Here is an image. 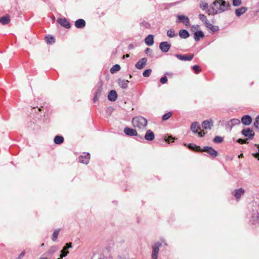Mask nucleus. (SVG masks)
<instances>
[{
  "label": "nucleus",
  "instance_id": "1",
  "mask_svg": "<svg viewBox=\"0 0 259 259\" xmlns=\"http://www.w3.org/2000/svg\"><path fill=\"white\" fill-rule=\"evenodd\" d=\"M231 5L229 2L219 0H215L210 5L209 8L207 10V14L215 15L221 14L230 9Z\"/></svg>",
  "mask_w": 259,
  "mask_h": 259
},
{
  "label": "nucleus",
  "instance_id": "2",
  "mask_svg": "<svg viewBox=\"0 0 259 259\" xmlns=\"http://www.w3.org/2000/svg\"><path fill=\"white\" fill-rule=\"evenodd\" d=\"M132 123L135 127L143 131L146 129L147 120L142 116H137L133 118Z\"/></svg>",
  "mask_w": 259,
  "mask_h": 259
},
{
  "label": "nucleus",
  "instance_id": "3",
  "mask_svg": "<svg viewBox=\"0 0 259 259\" xmlns=\"http://www.w3.org/2000/svg\"><path fill=\"white\" fill-rule=\"evenodd\" d=\"M161 246V243L159 242H156L152 246V253L151 257L152 259H157L159 248Z\"/></svg>",
  "mask_w": 259,
  "mask_h": 259
},
{
  "label": "nucleus",
  "instance_id": "4",
  "mask_svg": "<svg viewBox=\"0 0 259 259\" xmlns=\"http://www.w3.org/2000/svg\"><path fill=\"white\" fill-rule=\"evenodd\" d=\"M202 151L207 153L213 158L215 157L218 154V152L209 146L204 147L203 149H201V152Z\"/></svg>",
  "mask_w": 259,
  "mask_h": 259
},
{
  "label": "nucleus",
  "instance_id": "5",
  "mask_svg": "<svg viewBox=\"0 0 259 259\" xmlns=\"http://www.w3.org/2000/svg\"><path fill=\"white\" fill-rule=\"evenodd\" d=\"M124 132L126 135H127L128 136H136L139 137V138L141 139H143V136L139 135L137 133V132L135 129H133V128H131L126 127L124 128Z\"/></svg>",
  "mask_w": 259,
  "mask_h": 259
},
{
  "label": "nucleus",
  "instance_id": "6",
  "mask_svg": "<svg viewBox=\"0 0 259 259\" xmlns=\"http://www.w3.org/2000/svg\"><path fill=\"white\" fill-rule=\"evenodd\" d=\"M90 159V154L89 153H84L83 155L79 157V161L84 164H88Z\"/></svg>",
  "mask_w": 259,
  "mask_h": 259
},
{
  "label": "nucleus",
  "instance_id": "7",
  "mask_svg": "<svg viewBox=\"0 0 259 259\" xmlns=\"http://www.w3.org/2000/svg\"><path fill=\"white\" fill-rule=\"evenodd\" d=\"M241 133L245 137H248V139H252L254 135L253 131L249 128L243 129L241 131Z\"/></svg>",
  "mask_w": 259,
  "mask_h": 259
},
{
  "label": "nucleus",
  "instance_id": "8",
  "mask_svg": "<svg viewBox=\"0 0 259 259\" xmlns=\"http://www.w3.org/2000/svg\"><path fill=\"white\" fill-rule=\"evenodd\" d=\"M175 56L181 61H191L194 57V54H191L188 56L182 54H176Z\"/></svg>",
  "mask_w": 259,
  "mask_h": 259
},
{
  "label": "nucleus",
  "instance_id": "9",
  "mask_svg": "<svg viewBox=\"0 0 259 259\" xmlns=\"http://www.w3.org/2000/svg\"><path fill=\"white\" fill-rule=\"evenodd\" d=\"M171 47V45L167 41H163L160 44L159 48L162 52H167Z\"/></svg>",
  "mask_w": 259,
  "mask_h": 259
},
{
  "label": "nucleus",
  "instance_id": "10",
  "mask_svg": "<svg viewBox=\"0 0 259 259\" xmlns=\"http://www.w3.org/2000/svg\"><path fill=\"white\" fill-rule=\"evenodd\" d=\"M147 61V60L146 58H142L140 59L138 62H137L135 66L137 69H141L144 67Z\"/></svg>",
  "mask_w": 259,
  "mask_h": 259
},
{
  "label": "nucleus",
  "instance_id": "11",
  "mask_svg": "<svg viewBox=\"0 0 259 259\" xmlns=\"http://www.w3.org/2000/svg\"><path fill=\"white\" fill-rule=\"evenodd\" d=\"M57 22L62 26L69 28L70 27L69 22L66 18H59L58 19Z\"/></svg>",
  "mask_w": 259,
  "mask_h": 259
},
{
  "label": "nucleus",
  "instance_id": "12",
  "mask_svg": "<svg viewBox=\"0 0 259 259\" xmlns=\"http://www.w3.org/2000/svg\"><path fill=\"white\" fill-rule=\"evenodd\" d=\"M202 126L204 129L211 130L212 126H213L212 120H206L203 121V122L202 123Z\"/></svg>",
  "mask_w": 259,
  "mask_h": 259
},
{
  "label": "nucleus",
  "instance_id": "13",
  "mask_svg": "<svg viewBox=\"0 0 259 259\" xmlns=\"http://www.w3.org/2000/svg\"><path fill=\"white\" fill-rule=\"evenodd\" d=\"M241 122L243 124L248 125L251 123L252 118L248 115H244L241 118Z\"/></svg>",
  "mask_w": 259,
  "mask_h": 259
},
{
  "label": "nucleus",
  "instance_id": "14",
  "mask_svg": "<svg viewBox=\"0 0 259 259\" xmlns=\"http://www.w3.org/2000/svg\"><path fill=\"white\" fill-rule=\"evenodd\" d=\"M177 17L179 19V21L178 22H182L185 25H188L190 23L189 19L188 17H186L184 15H178Z\"/></svg>",
  "mask_w": 259,
  "mask_h": 259
},
{
  "label": "nucleus",
  "instance_id": "15",
  "mask_svg": "<svg viewBox=\"0 0 259 259\" xmlns=\"http://www.w3.org/2000/svg\"><path fill=\"white\" fill-rule=\"evenodd\" d=\"M154 134L151 130H149L146 131V134L144 136L145 140L147 141H152L154 139Z\"/></svg>",
  "mask_w": 259,
  "mask_h": 259
},
{
  "label": "nucleus",
  "instance_id": "16",
  "mask_svg": "<svg viewBox=\"0 0 259 259\" xmlns=\"http://www.w3.org/2000/svg\"><path fill=\"white\" fill-rule=\"evenodd\" d=\"M244 190L242 188L236 189L234 192V195L238 200L240 199L241 195L244 194Z\"/></svg>",
  "mask_w": 259,
  "mask_h": 259
},
{
  "label": "nucleus",
  "instance_id": "17",
  "mask_svg": "<svg viewBox=\"0 0 259 259\" xmlns=\"http://www.w3.org/2000/svg\"><path fill=\"white\" fill-rule=\"evenodd\" d=\"M85 25V21L82 19H79L75 22V26L77 28H83Z\"/></svg>",
  "mask_w": 259,
  "mask_h": 259
},
{
  "label": "nucleus",
  "instance_id": "18",
  "mask_svg": "<svg viewBox=\"0 0 259 259\" xmlns=\"http://www.w3.org/2000/svg\"><path fill=\"white\" fill-rule=\"evenodd\" d=\"M145 44L149 46H151L154 44V37L152 34L148 35L145 39Z\"/></svg>",
  "mask_w": 259,
  "mask_h": 259
},
{
  "label": "nucleus",
  "instance_id": "19",
  "mask_svg": "<svg viewBox=\"0 0 259 259\" xmlns=\"http://www.w3.org/2000/svg\"><path fill=\"white\" fill-rule=\"evenodd\" d=\"M247 8L245 7H242L240 8L237 9L235 10V14L237 17H240L244 14L247 11Z\"/></svg>",
  "mask_w": 259,
  "mask_h": 259
},
{
  "label": "nucleus",
  "instance_id": "20",
  "mask_svg": "<svg viewBox=\"0 0 259 259\" xmlns=\"http://www.w3.org/2000/svg\"><path fill=\"white\" fill-rule=\"evenodd\" d=\"M117 97V95L115 91H111L108 96V100L111 101H115Z\"/></svg>",
  "mask_w": 259,
  "mask_h": 259
},
{
  "label": "nucleus",
  "instance_id": "21",
  "mask_svg": "<svg viewBox=\"0 0 259 259\" xmlns=\"http://www.w3.org/2000/svg\"><path fill=\"white\" fill-rule=\"evenodd\" d=\"M200 129V127L198 122H194L191 125V130L194 133H198Z\"/></svg>",
  "mask_w": 259,
  "mask_h": 259
},
{
  "label": "nucleus",
  "instance_id": "22",
  "mask_svg": "<svg viewBox=\"0 0 259 259\" xmlns=\"http://www.w3.org/2000/svg\"><path fill=\"white\" fill-rule=\"evenodd\" d=\"M204 37V34L202 31H196L194 34V38L196 41H198L201 38H203Z\"/></svg>",
  "mask_w": 259,
  "mask_h": 259
},
{
  "label": "nucleus",
  "instance_id": "23",
  "mask_svg": "<svg viewBox=\"0 0 259 259\" xmlns=\"http://www.w3.org/2000/svg\"><path fill=\"white\" fill-rule=\"evenodd\" d=\"M129 81L127 80L119 79L118 83L122 89H126L128 87Z\"/></svg>",
  "mask_w": 259,
  "mask_h": 259
},
{
  "label": "nucleus",
  "instance_id": "24",
  "mask_svg": "<svg viewBox=\"0 0 259 259\" xmlns=\"http://www.w3.org/2000/svg\"><path fill=\"white\" fill-rule=\"evenodd\" d=\"M10 22V18L9 15H6L0 18V23L3 25H6Z\"/></svg>",
  "mask_w": 259,
  "mask_h": 259
},
{
  "label": "nucleus",
  "instance_id": "25",
  "mask_svg": "<svg viewBox=\"0 0 259 259\" xmlns=\"http://www.w3.org/2000/svg\"><path fill=\"white\" fill-rule=\"evenodd\" d=\"M179 35L181 38H187L189 36V33L185 29L181 30L179 32Z\"/></svg>",
  "mask_w": 259,
  "mask_h": 259
},
{
  "label": "nucleus",
  "instance_id": "26",
  "mask_svg": "<svg viewBox=\"0 0 259 259\" xmlns=\"http://www.w3.org/2000/svg\"><path fill=\"white\" fill-rule=\"evenodd\" d=\"M188 148L190 149L193 150L195 151L201 152V148L200 146H197L194 144H189L188 146Z\"/></svg>",
  "mask_w": 259,
  "mask_h": 259
},
{
  "label": "nucleus",
  "instance_id": "27",
  "mask_svg": "<svg viewBox=\"0 0 259 259\" xmlns=\"http://www.w3.org/2000/svg\"><path fill=\"white\" fill-rule=\"evenodd\" d=\"M64 138L60 136H56L54 139L55 143L57 144H61L63 142Z\"/></svg>",
  "mask_w": 259,
  "mask_h": 259
},
{
  "label": "nucleus",
  "instance_id": "28",
  "mask_svg": "<svg viewBox=\"0 0 259 259\" xmlns=\"http://www.w3.org/2000/svg\"><path fill=\"white\" fill-rule=\"evenodd\" d=\"M238 124H240V120L238 119H233L228 122V125L231 126V127Z\"/></svg>",
  "mask_w": 259,
  "mask_h": 259
},
{
  "label": "nucleus",
  "instance_id": "29",
  "mask_svg": "<svg viewBox=\"0 0 259 259\" xmlns=\"http://www.w3.org/2000/svg\"><path fill=\"white\" fill-rule=\"evenodd\" d=\"M120 69V66L118 64L114 65L110 69L111 73H114L116 71H118Z\"/></svg>",
  "mask_w": 259,
  "mask_h": 259
},
{
  "label": "nucleus",
  "instance_id": "30",
  "mask_svg": "<svg viewBox=\"0 0 259 259\" xmlns=\"http://www.w3.org/2000/svg\"><path fill=\"white\" fill-rule=\"evenodd\" d=\"M58 249L57 246H52L49 249L48 253V254L52 255Z\"/></svg>",
  "mask_w": 259,
  "mask_h": 259
},
{
  "label": "nucleus",
  "instance_id": "31",
  "mask_svg": "<svg viewBox=\"0 0 259 259\" xmlns=\"http://www.w3.org/2000/svg\"><path fill=\"white\" fill-rule=\"evenodd\" d=\"M59 232V229L56 230L54 231L52 238L53 241H55L57 240Z\"/></svg>",
  "mask_w": 259,
  "mask_h": 259
},
{
  "label": "nucleus",
  "instance_id": "32",
  "mask_svg": "<svg viewBox=\"0 0 259 259\" xmlns=\"http://www.w3.org/2000/svg\"><path fill=\"white\" fill-rule=\"evenodd\" d=\"M167 35L169 37H174L176 35V34L175 33V31L171 29L167 31Z\"/></svg>",
  "mask_w": 259,
  "mask_h": 259
},
{
  "label": "nucleus",
  "instance_id": "33",
  "mask_svg": "<svg viewBox=\"0 0 259 259\" xmlns=\"http://www.w3.org/2000/svg\"><path fill=\"white\" fill-rule=\"evenodd\" d=\"M213 142L215 143H221L223 141V138L220 136H216L213 139Z\"/></svg>",
  "mask_w": 259,
  "mask_h": 259
},
{
  "label": "nucleus",
  "instance_id": "34",
  "mask_svg": "<svg viewBox=\"0 0 259 259\" xmlns=\"http://www.w3.org/2000/svg\"><path fill=\"white\" fill-rule=\"evenodd\" d=\"M152 72V70L150 69H146L143 73V75L144 77H149Z\"/></svg>",
  "mask_w": 259,
  "mask_h": 259
},
{
  "label": "nucleus",
  "instance_id": "35",
  "mask_svg": "<svg viewBox=\"0 0 259 259\" xmlns=\"http://www.w3.org/2000/svg\"><path fill=\"white\" fill-rule=\"evenodd\" d=\"M46 41L48 43L52 44L55 42L54 38L53 36H46Z\"/></svg>",
  "mask_w": 259,
  "mask_h": 259
},
{
  "label": "nucleus",
  "instance_id": "36",
  "mask_svg": "<svg viewBox=\"0 0 259 259\" xmlns=\"http://www.w3.org/2000/svg\"><path fill=\"white\" fill-rule=\"evenodd\" d=\"M199 18L201 21H202L204 23V24L206 23V22L208 21L206 16H205L204 15L200 14L199 15Z\"/></svg>",
  "mask_w": 259,
  "mask_h": 259
},
{
  "label": "nucleus",
  "instance_id": "37",
  "mask_svg": "<svg viewBox=\"0 0 259 259\" xmlns=\"http://www.w3.org/2000/svg\"><path fill=\"white\" fill-rule=\"evenodd\" d=\"M241 0H232V4L234 7H238L241 5Z\"/></svg>",
  "mask_w": 259,
  "mask_h": 259
},
{
  "label": "nucleus",
  "instance_id": "38",
  "mask_svg": "<svg viewBox=\"0 0 259 259\" xmlns=\"http://www.w3.org/2000/svg\"><path fill=\"white\" fill-rule=\"evenodd\" d=\"M171 116V112H168L165 114H164L162 116V120H166L168 119H169Z\"/></svg>",
  "mask_w": 259,
  "mask_h": 259
},
{
  "label": "nucleus",
  "instance_id": "39",
  "mask_svg": "<svg viewBox=\"0 0 259 259\" xmlns=\"http://www.w3.org/2000/svg\"><path fill=\"white\" fill-rule=\"evenodd\" d=\"M61 254L60 255V257H61V258H63V257H65L69 253V252L68 251H66V250L64 249V248L61 251Z\"/></svg>",
  "mask_w": 259,
  "mask_h": 259
},
{
  "label": "nucleus",
  "instance_id": "40",
  "mask_svg": "<svg viewBox=\"0 0 259 259\" xmlns=\"http://www.w3.org/2000/svg\"><path fill=\"white\" fill-rule=\"evenodd\" d=\"M254 125L256 128L259 129V115L256 117L254 122Z\"/></svg>",
  "mask_w": 259,
  "mask_h": 259
},
{
  "label": "nucleus",
  "instance_id": "41",
  "mask_svg": "<svg viewBox=\"0 0 259 259\" xmlns=\"http://www.w3.org/2000/svg\"><path fill=\"white\" fill-rule=\"evenodd\" d=\"M193 69L195 71L196 73H198L200 72L201 69H200V67L198 65H194L193 66Z\"/></svg>",
  "mask_w": 259,
  "mask_h": 259
},
{
  "label": "nucleus",
  "instance_id": "42",
  "mask_svg": "<svg viewBox=\"0 0 259 259\" xmlns=\"http://www.w3.org/2000/svg\"><path fill=\"white\" fill-rule=\"evenodd\" d=\"M167 81V77L166 76H164L163 77H162L160 79V82L162 83V84H164L165 83H166Z\"/></svg>",
  "mask_w": 259,
  "mask_h": 259
},
{
  "label": "nucleus",
  "instance_id": "43",
  "mask_svg": "<svg viewBox=\"0 0 259 259\" xmlns=\"http://www.w3.org/2000/svg\"><path fill=\"white\" fill-rule=\"evenodd\" d=\"M175 138L172 137V136H169L167 139H165V141L168 143L174 142L175 140Z\"/></svg>",
  "mask_w": 259,
  "mask_h": 259
},
{
  "label": "nucleus",
  "instance_id": "44",
  "mask_svg": "<svg viewBox=\"0 0 259 259\" xmlns=\"http://www.w3.org/2000/svg\"><path fill=\"white\" fill-rule=\"evenodd\" d=\"M200 8L202 9V10H204L206 8H207L208 7V4L207 3H201L200 4Z\"/></svg>",
  "mask_w": 259,
  "mask_h": 259
},
{
  "label": "nucleus",
  "instance_id": "45",
  "mask_svg": "<svg viewBox=\"0 0 259 259\" xmlns=\"http://www.w3.org/2000/svg\"><path fill=\"white\" fill-rule=\"evenodd\" d=\"M210 30H211L212 32H215L219 30V27L212 25Z\"/></svg>",
  "mask_w": 259,
  "mask_h": 259
},
{
  "label": "nucleus",
  "instance_id": "46",
  "mask_svg": "<svg viewBox=\"0 0 259 259\" xmlns=\"http://www.w3.org/2000/svg\"><path fill=\"white\" fill-rule=\"evenodd\" d=\"M205 26L209 29L211 28L212 24H211L208 21L205 24Z\"/></svg>",
  "mask_w": 259,
  "mask_h": 259
},
{
  "label": "nucleus",
  "instance_id": "47",
  "mask_svg": "<svg viewBox=\"0 0 259 259\" xmlns=\"http://www.w3.org/2000/svg\"><path fill=\"white\" fill-rule=\"evenodd\" d=\"M71 247V243H68L65 244V246L63 247L64 249L67 250L68 248Z\"/></svg>",
  "mask_w": 259,
  "mask_h": 259
},
{
  "label": "nucleus",
  "instance_id": "48",
  "mask_svg": "<svg viewBox=\"0 0 259 259\" xmlns=\"http://www.w3.org/2000/svg\"><path fill=\"white\" fill-rule=\"evenodd\" d=\"M198 135L199 137H202L205 135V133L203 131H201L199 132H198Z\"/></svg>",
  "mask_w": 259,
  "mask_h": 259
},
{
  "label": "nucleus",
  "instance_id": "49",
  "mask_svg": "<svg viewBox=\"0 0 259 259\" xmlns=\"http://www.w3.org/2000/svg\"><path fill=\"white\" fill-rule=\"evenodd\" d=\"M165 75L166 76H168L170 77H172V73H170V72H166L165 73Z\"/></svg>",
  "mask_w": 259,
  "mask_h": 259
},
{
  "label": "nucleus",
  "instance_id": "50",
  "mask_svg": "<svg viewBox=\"0 0 259 259\" xmlns=\"http://www.w3.org/2000/svg\"><path fill=\"white\" fill-rule=\"evenodd\" d=\"M146 54H148L149 53L151 52V49L149 48H147L145 51Z\"/></svg>",
  "mask_w": 259,
  "mask_h": 259
},
{
  "label": "nucleus",
  "instance_id": "51",
  "mask_svg": "<svg viewBox=\"0 0 259 259\" xmlns=\"http://www.w3.org/2000/svg\"><path fill=\"white\" fill-rule=\"evenodd\" d=\"M98 97H99L97 96V94H96V95L94 98V102H95L97 100H98Z\"/></svg>",
  "mask_w": 259,
  "mask_h": 259
},
{
  "label": "nucleus",
  "instance_id": "52",
  "mask_svg": "<svg viewBox=\"0 0 259 259\" xmlns=\"http://www.w3.org/2000/svg\"><path fill=\"white\" fill-rule=\"evenodd\" d=\"M25 251H23L19 255V256H20V257H21L22 258L25 255Z\"/></svg>",
  "mask_w": 259,
  "mask_h": 259
},
{
  "label": "nucleus",
  "instance_id": "53",
  "mask_svg": "<svg viewBox=\"0 0 259 259\" xmlns=\"http://www.w3.org/2000/svg\"><path fill=\"white\" fill-rule=\"evenodd\" d=\"M238 142L239 143L243 144V143H244V140H242V139H239V140H238Z\"/></svg>",
  "mask_w": 259,
  "mask_h": 259
},
{
  "label": "nucleus",
  "instance_id": "54",
  "mask_svg": "<svg viewBox=\"0 0 259 259\" xmlns=\"http://www.w3.org/2000/svg\"><path fill=\"white\" fill-rule=\"evenodd\" d=\"M101 90H99L96 93L97 94V96L99 97L101 94Z\"/></svg>",
  "mask_w": 259,
  "mask_h": 259
},
{
  "label": "nucleus",
  "instance_id": "55",
  "mask_svg": "<svg viewBox=\"0 0 259 259\" xmlns=\"http://www.w3.org/2000/svg\"><path fill=\"white\" fill-rule=\"evenodd\" d=\"M125 57H129V55H128V54H126V55L123 56V58H124Z\"/></svg>",
  "mask_w": 259,
  "mask_h": 259
},
{
  "label": "nucleus",
  "instance_id": "56",
  "mask_svg": "<svg viewBox=\"0 0 259 259\" xmlns=\"http://www.w3.org/2000/svg\"><path fill=\"white\" fill-rule=\"evenodd\" d=\"M243 156V154H240L238 157L240 158V157H242Z\"/></svg>",
  "mask_w": 259,
  "mask_h": 259
},
{
  "label": "nucleus",
  "instance_id": "57",
  "mask_svg": "<svg viewBox=\"0 0 259 259\" xmlns=\"http://www.w3.org/2000/svg\"><path fill=\"white\" fill-rule=\"evenodd\" d=\"M129 47L130 48H132L133 47V45L131 44L130 46H129Z\"/></svg>",
  "mask_w": 259,
  "mask_h": 259
},
{
  "label": "nucleus",
  "instance_id": "58",
  "mask_svg": "<svg viewBox=\"0 0 259 259\" xmlns=\"http://www.w3.org/2000/svg\"><path fill=\"white\" fill-rule=\"evenodd\" d=\"M21 258H22V257H20V256L19 255V256L18 257H17L16 259H21Z\"/></svg>",
  "mask_w": 259,
  "mask_h": 259
},
{
  "label": "nucleus",
  "instance_id": "59",
  "mask_svg": "<svg viewBox=\"0 0 259 259\" xmlns=\"http://www.w3.org/2000/svg\"><path fill=\"white\" fill-rule=\"evenodd\" d=\"M219 1L223 2V1H225V0H219Z\"/></svg>",
  "mask_w": 259,
  "mask_h": 259
},
{
  "label": "nucleus",
  "instance_id": "60",
  "mask_svg": "<svg viewBox=\"0 0 259 259\" xmlns=\"http://www.w3.org/2000/svg\"><path fill=\"white\" fill-rule=\"evenodd\" d=\"M38 110H39V111H40V110H41V108H38Z\"/></svg>",
  "mask_w": 259,
  "mask_h": 259
},
{
  "label": "nucleus",
  "instance_id": "61",
  "mask_svg": "<svg viewBox=\"0 0 259 259\" xmlns=\"http://www.w3.org/2000/svg\"><path fill=\"white\" fill-rule=\"evenodd\" d=\"M132 75H130V78H132Z\"/></svg>",
  "mask_w": 259,
  "mask_h": 259
}]
</instances>
